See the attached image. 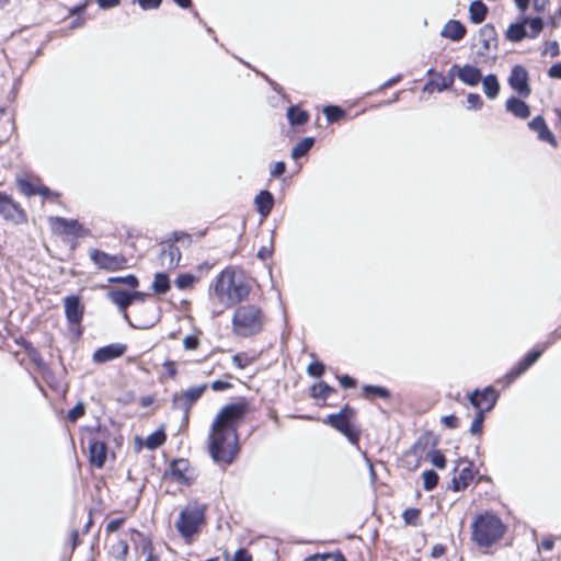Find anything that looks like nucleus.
Returning a JSON list of instances; mask_svg holds the SVG:
<instances>
[{
	"mask_svg": "<svg viewBox=\"0 0 561 561\" xmlns=\"http://www.w3.org/2000/svg\"><path fill=\"white\" fill-rule=\"evenodd\" d=\"M248 411L245 402L225 405L217 414L210 430L208 450L216 463L230 465L238 447L237 423Z\"/></svg>",
	"mask_w": 561,
	"mask_h": 561,
	"instance_id": "1",
	"label": "nucleus"
},
{
	"mask_svg": "<svg viewBox=\"0 0 561 561\" xmlns=\"http://www.w3.org/2000/svg\"><path fill=\"white\" fill-rule=\"evenodd\" d=\"M250 289L243 276L233 270L226 268L217 277L210 287L209 295L224 308L232 307L249 296Z\"/></svg>",
	"mask_w": 561,
	"mask_h": 561,
	"instance_id": "2",
	"label": "nucleus"
},
{
	"mask_svg": "<svg viewBox=\"0 0 561 561\" xmlns=\"http://www.w3.org/2000/svg\"><path fill=\"white\" fill-rule=\"evenodd\" d=\"M506 531L501 518L492 512L478 514L471 523V539L480 548L497 542Z\"/></svg>",
	"mask_w": 561,
	"mask_h": 561,
	"instance_id": "3",
	"label": "nucleus"
},
{
	"mask_svg": "<svg viewBox=\"0 0 561 561\" xmlns=\"http://www.w3.org/2000/svg\"><path fill=\"white\" fill-rule=\"evenodd\" d=\"M264 325V316L260 307L243 305L236 309L232 317L233 332L243 337L261 332Z\"/></svg>",
	"mask_w": 561,
	"mask_h": 561,
	"instance_id": "4",
	"label": "nucleus"
},
{
	"mask_svg": "<svg viewBox=\"0 0 561 561\" xmlns=\"http://www.w3.org/2000/svg\"><path fill=\"white\" fill-rule=\"evenodd\" d=\"M110 432L106 427L98 425L89 431L88 447L89 460L98 469L104 467L107 458V440Z\"/></svg>",
	"mask_w": 561,
	"mask_h": 561,
	"instance_id": "5",
	"label": "nucleus"
},
{
	"mask_svg": "<svg viewBox=\"0 0 561 561\" xmlns=\"http://www.w3.org/2000/svg\"><path fill=\"white\" fill-rule=\"evenodd\" d=\"M204 506L190 504L181 511L175 527L182 537L190 539L198 533L199 527L204 524Z\"/></svg>",
	"mask_w": 561,
	"mask_h": 561,
	"instance_id": "6",
	"label": "nucleus"
},
{
	"mask_svg": "<svg viewBox=\"0 0 561 561\" xmlns=\"http://www.w3.org/2000/svg\"><path fill=\"white\" fill-rule=\"evenodd\" d=\"M356 412L350 405H345L339 413L330 414L327 417L325 423L341 432L350 443L357 445L359 440V432L351 425V421L354 419Z\"/></svg>",
	"mask_w": 561,
	"mask_h": 561,
	"instance_id": "7",
	"label": "nucleus"
},
{
	"mask_svg": "<svg viewBox=\"0 0 561 561\" xmlns=\"http://www.w3.org/2000/svg\"><path fill=\"white\" fill-rule=\"evenodd\" d=\"M90 259L99 268L110 272L124 270L127 265V259L124 255H113L98 249L90 251Z\"/></svg>",
	"mask_w": 561,
	"mask_h": 561,
	"instance_id": "8",
	"label": "nucleus"
},
{
	"mask_svg": "<svg viewBox=\"0 0 561 561\" xmlns=\"http://www.w3.org/2000/svg\"><path fill=\"white\" fill-rule=\"evenodd\" d=\"M207 389V383L188 388L180 393H174L172 398L173 408L184 412V419H188V411L194 403L202 397Z\"/></svg>",
	"mask_w": 561,
	"mask_h": 561,
	"instance_id": "9",
	"label": "nucleus"
},
{
	"mask_svg": "<svg viewBox=\"0 0 561 561\" xmlns=\"http://www.w3.org/2000/svg\"><path fill=\"white\" fill-rule=\"evenodd\" d=\"M497 399L499 393L492 386H488L482 390L476 389L469 394L471 405L484 414L495 407Z\"/></svg>",
	"mask_w": 561,
	"mask_h": 561,
	"instance_id": "10",
	"label": "nucleus"
},
{
	"mask_svg": "<svg viewBox=\"0 0 561 561\" xmlns=\"http://www.w3.org/2000/svg\"><path fill=\"white\" fill-rule=\"evenodd\" d=\"M0 215L14 225L26 221V214L22 207L3 192H0Z\"/></svg>",
	"mask_w": 561,
	"mask_h": 561,
	"instance_id": "11",
	"label": "nucleus"
},
{
	"mask_svg": "<svg viewBox=\"0 0 561 561\" xmlns=\"http://www.w3.org/2000/svg\"><path fill=\"white\" fill-rule=\"evenodd\" d=\"M510 87L522 98H527L531 93L529 85V75L524 66L515 65L508 77Z\"/></svg>",
	"mask_w": 561,
	"mask_h": 561,
	"instance_id": "12",
	"label": "nucleus"
},
{
	"mask_svg": "<svg viewBox=\"0 0 561 561\" xmlns=\"http://www.w3.org/2000/svg\"><path fill=\"white\" fill-rule=\"evenodd\" d=\"M165 476H170L181 484L190 485L195 480V474L191 469L190 462L186 459H175L170 463Z\"/></svg>",
	"mask_w": 561,
	"mask_h": 561,
	"instance_id": "13",
	"label": "nucleus"
},
{
	"mask_svg": "<svg viewBox=\"0 0 561 561\" xmlns=\"http://www.w3.org/2000/svg\"><path fill=\"white\" fill-rule=\"evenodd\" d=\"M456 71V77L466 85L476 87L482 79L481 70L472 65H453L450 72Z\"/></svg>",
	"mask_w": 561,
	"mask_h": 561,
	"instance_id": "14",
	"label": "nucleus"
},
{
	"mask_svg": "<svg viewBox=\"0 0 561 561\" xmlns=\"http://www.w3.org/2000/svg\"><path fill=\"white\" fill-rule=\"evenodd\" d=\"M65 316L69 323L79 324L82 321L84 306L81 304L79 296L71 295L64 299Z\"/></svg>",
	"mask_w": 561,
	"mask_h": 561,
	"instance_id": "15",
	"label": "nucleus"
},
{
	"mask_svg": "<svg viewBox=\"0 0 561 561\" xmlns=\"http://www.w3.org/2000/svg\"><path fill=\"white\" fill-rule=\"evenodd\" d=\"M127 346L123 343H113L98 348L93 354V360L103 364L121 357L126 352Z\"/></svg>",
	"mask_w": 561,
	"mask_h": 561,
	"instance_id": "16",
	"label": "nucleus"
},
{
	"mask_svg": "<svg viewBox=\"0 0 561 561\" xmlns=\"http://www.w3.org/2000/svg\"><path fill=\"white\" fill-rule=\"evenodd\" d=\"M528 127L530 130L536 131L538 139L541 141L549 142L551 146L557 147V139L554 135L548 128L545 118L540 115L534 117L529 123Z\"/></svg>",
	"mask_w": 561,
	"mask_h": 561,
	"instance_id": "17",
	"label": "nucleus"
},
{
	"mask_svg": "<svg viewBox=\"0 0 561 561\" xmlns=\"http://www.w3.org/2000/svg\"><path fill=\"white\" fill-rule=\"evenodd\" d=\"M107 298L118 307L119 311L123 312L124 319L131 325L126 309L131 305L129 291L123 289H112L107 293Z\"/></svg>",
	"mask_w": 561,
	"mask_h": 561,
	"instance_id": "18",
	"label": "nucleus"
},
{
	"mask_svg": "<svg viewBox=\"0 0 561 561\" xmlns=\"http://www.w3.org/2000/svg\"><path fill=\"white\" fill-rule=\"evenodd\" d=\"M473 479L472 463L466 462L458 474H455L451 479L450 489L458 492L466 489Z\"/></svg>",
	"mask_w": 561,
	"mask_h": 561,
	"instance_id": "19",
	"label": "nucleus"
},
{
	"mask_svg": "<svg viewBox=\"0 0 561 561\" xmlns=\"http://www.w3.org/2000/svg\"><path fill=\"white\" fill-rule=\"evenodd\" d=\"M160 262L162 266H165L167 268H174L179 265L181 260V251L179 247H176L173 243L168 244L165 248L162 249L160 253Z\"/></svg>",
	"mask_w": 561,
	"mask_h": 561,
	"instance_id": "20",
	"label": "nucleus"
},
{
	"mask_svg": "<svg viewBox=\"0 0 561 561\" xmlns=\"http://www.w3.org/2000/svg\"><path fill=\"white\" fill-rule=\"evenodd\" d=\"M466 32L467 30L460 21L450 20L444 25L443 30L440 31V36L454 42H458L465 37Z\"/></svg>",
	"mask_w": 561,
	"mask_h": 561,
	"instance_id": "21",
	"label": "nucleus"
},
{
	"mask_svg": "<svg viewBox=\"0 0 561 561\" xmlns=\"http://www.w3.org/2000/svg\"><path fill=\"white\" fill-rule=\"evenodd\" d=\"M505 110L520 119H526L530 115L528 104L517 96H511L506 100Z\"/></svg>",
	"mask_w": 561,
	"mask_h": 561,
	"instance_id": "22",
	"label": "nucleus"
},
{
	"mask_svg": "<svg viewBox=\"0 0 561 561\" xmlns=\"http://www.w3.org/2000/svg\"><path fill=\"white\" fill-rule=\"evenodd\" d=\"M257 213L262 218H266L274 206V196L270 191H261L254 198Z\"/></svg>",
	"mask_w": 561,
	"mask_h": 561,
	"instance_id": "23",
	"label": "nucleus"
},
{
	"mask_svg": "<svg viewBox=\"0 0 561 561\" xmlns=\"http://www.w3.org/2000/svg\"><path fill=\"white\" fill-rule=\"evenodd\" d=\"M480 43L485 51L497 47V33L492 24L483 25L479 31Z\"/></svg>",
	"mask_w": 561,
	"mask_h": 561,
	"instance_id": "24",
	"label": "nucleus"
},
{
	"mask_svg": "<svg viewBox=\"0 0 561 561\" xmlns=\"http://www.w3.org/2000/svg\"><path fill=\"white\" fill-rule=\"evenodd\" d=\"M527 22L528 18L523 16L519 22L512 23L505 33L506 39L512 43H518L523 41L527 36Z\"/></svg>",
	"mask_w": 561,
	"mask_h": 561,
	"instance_id": "25",
	"label": "nucleus"
},
{
	"mask_svg": "<svg viewBox=\"0 0 561 561\" xmlns=\"http://www.w3.org/2000/svg\"><path fill=\"white\" fill-rule=\"evenodd\" d=\"M481 82L483 87V92L486 95V98L490 100L496 99L501 89L497 77L493 73H490L486 75L485 77H482Z\"/></svg>",
	"mask_w": 561,
	"mask_h": 561,
	"instance_id": "26",
	"label": "nucleus"
},
{
	"mask_svg": "<svg viewBox=\"0 0 561 561\" xmlns=\"http://www.w3.org/2000/svg\"><path fill=\"white\" fill-rule=\"evenodd\" d=\"M488 11V7L481 0L472 1L469 5L471 22L474 24L482 23L486 18Z\"/></svg>",
	"mask_w": 561,
	"mask_h": 561,
	"instance_id": "27",
	"label": "nucleus"
},
{
	"mask_svg": "<svg viewBox=\"0 0 561 561\" xmlns=\"http://www.w3.org/2000/svg\"><path fill=\"white\" fill-rule=\"evenodd\" d=\"M314 145V138L313 137H305L302 138L291 150V158L294 160H298L301 157H305L310 149Z\"/></svg>",
	"mask_w": 561,
	"mask_h": 561,
	"instance_id": "28",
	"label": "nucleus"
},
{
	"mask_svg": "<svg viewBox=\"0 0 561 561\" xmlns=\"http://www.w3.org/2000/svg\"><path fill=\"white\" fill-rule=\"evenodd\" d=\"M287 118L290 125H304L309 119V114L297 106H289L287 110Z\"/></svg>",
	"mask_w": 561,
	"mask_h": 561,
	"instance_id": "29",
	"label": "nucleus"
},
{
	"mask_svg": "<svg viewBox=\"0 0 561 561\" xmlns=\"http://www.w3.org/2000/svg\"><path fill=\"white\" fill-rule=\"evenodd\" d=\"M152 288L157 294H165L170 288L168 275L164 273H157L152 283Z\"/></svg>",
	"mask_w": 561,
	"mask_h": 561,
	"instance_id": "30",
	"label": "nucleus"
},
{
	"mask_svg": "<svg viewBox=\"0 0 561 561\" xmlns=\"http://www.w3.org/2000/svg\"><path fill=\"white\" fill-rule=\"evenodd\" d=\"M56 222L64 229L65 232L71 233V234H79L81 230V225L78 222V220L73 219H66L61 217L56 218Z\"/></svg>",
	"mask_w": 561,
	"mask_h": 561,
	"instance_id": "31",
	"label": "nucleus"
},
{
	"mask_svg": "<svg viewBox=\"0 0 561 561\" xmlns=\"http://www.w3.org/2000/svg\"><path fill=\"white\" fill-rule=\"evenodd\" d=\"M108 284H123L129 288H137L139 286V280L135 275L127 276H112L107 278Z\"/></svg>",
	"mask_w": 561,
	"mask_h": 561,
	"instance_id": "32",
	"label": "nucleus"
},
{
	"mask_svg": "<svg viewBox=\"0 0 561 561\" xmlns=\"http://www.w3.org/2000/svg\"><path fill=\"white\" fill-rule=\"evenodd\" d=\"M335 392V389L330 387L327 382L321 381L312 387V397L318 399H328L331 393Z\"/></svg>",
	"mask_w": 561,
	"mask_h": 561,
	"instance_id": "33",
	"label": "nucleus"
},
{
	"mask_svg": "<svg viewBox=\"0 0 561 561\" xmlns=\"http://www.w3.org/2000/svg\"><path fill=\"white\" fill-rule=\"evenodd\" d=\"M551 341H547L545 344H543V347L542 348H536V350H533L530 353H528L523 359V365L526 366L527 368H529L531 365H534L539 358L540 356L542 355L545 348H547L548 346L551 345Z\"/></svg>",
	"mask_w": 561,
	"mask_h": 561,
	"instance_id": "34",
	"label": "nucleus"
},
{
	"mask_svg": "<svg viewBox=\"0 0 561 561\" xmlns=\"http://www.w3.org/2000/svg\"><path fill=\"white\" fill-rule=\"evenodd\" d=\"M165 442V434L162 431H157L146 438V447L148 449H156L163 445Z\"/></svg>",
	"mask_w": 561,
	"mask_h": 561,
	"instance_id": "35",
	"label": "nucleus"
},
{
	"mask_svg": "<svg viewBox=\"0 0 561 561\" xmlns=\"http://www.w3.org/2000/svg\"><path fill=\"white\" fill-rule=\"evenodd\" d=\"M362 389H363V392L365 393V396H367V397L368 396H377L382 399L390 398L389 390L383 387H380V386L365 385V386H363Z\"/></svg>",
	"mask_w": 561,
	"mask_h": 561,
	"instance_id": "36",
	"label": "nucleus"
},
{
	"mask_svg": "<svg viewBox=\"0 0 561 561\" xmlns=\"http://www.w3.org/2000/svg\"><path fill=\"white\" fill-rule=\"evenodd\" d=\"M323 114L328 122L333 123L341 119L345 115V111L335 105H328L323 108Z\"/></svg>",
	"mask_w": 561,
	"mask_h": 561,
	"instance_id": "37",
	"label": "nucleus"
},
{
	"mask_svg": "<svg viewBox=\"0 0 561 561\" xmlns=\"http://www.w3.org/2000/svg\"><path fill=\"white\" fill-rule=\"evenodd\" d=\"M527 24L529 25V33L527 36L529 38H536L543 28V22L541 18H528Z\"/></svg>",
	"mask_w": 561,
	"mask_h": 561,
	"instance_id": "38",
	"label": "nucleus"
},
{
	"mask_svg": "<svg viewBox=\"0 0 561 561\" xmlns=\"http://www.w3.org/2000/svg\"><path fill=\"white\" fill-rule=\"evenodd\" d=\"M438 483V474L434 470L423 472V486L426 491H432Z\"/></svg>",
	"mask_w": 561,
	"mask_h": 561,
	"instance_id": "39",
	"label": "nucleus"
},
{
	"mask_svg": "<svg viewBox=\"0 0 561 561\" xmlns=\"http://www.w3.org/2000/svg\"><path fill=\"white\" fill-rule=\"evenodd\" d=\"M18 186L20 191L26 196L36 195V191L38 190V184L28 180H19Z\"/></svg>",
	"mask_w": 561,
	"mask_h": 561,
	"instance_id": "40",
	"label": "nucleus"
},
{
	"mask_svg": "<svg viewBox=\"0 0 561 561\" xmlns=\"http://www.w3.org/2000/svg\"><path fill=\"white\" fill-rule=\"evenodd\" d=\"M484 417H485V414L482 413V411H477L473 420H472V423H471V426H470V433L472 435H480L481 432H482V427H483V422H484Z\"/></svg>",
	"mask_w": 561,
	"mask_h": 561,
	"instance_id": "41",
	"label": "nucleus"
},
{
	"mask_svg": "<svg viewBox=\"0 0 561 561\" xmlns=\"http://www.w3.org/2000/svg\"><path fill=\"white\" fill-rule=\"evenodd\" d=\"M456 71L450 72L448 71L447 76H444L443 73H437V78L439 79V92L444 90H448L454 84Z\"/></svg>",
	"mask_w": 561,
	"mask_h": 561,
	"instance_id": "42",
	"label": "nucleus"
},
{
	"mask_svg": "<svg viewBox=\"0 0 561 561\" xmlns=\"http://www.w3.org/2000/svg\"><path fill=\"white\" fill-rule=\"evenodd\" d=\"M456 71L450 72L448 71L447 76H444L443 73H437V78L439 79V92L444 90H448L454 84Z\"/></svg>",
	"mask_w": 561,
	"mask_h": 561,
	"instance_id": "43",
	"label": "nucleus"
},
{
	"mask_svg": "<svg viewBox=\"0 0 561 561\" xmlns=\"http://www.w3.org/2000/svg\"><path fill=\"white\" fill-rule=\"evenodd\" d=\"M30 357H31V360L42 370V373L44 375V379L47 380L48 376L50 375V371L46 367V364L44 363L42 356L36 351H33L30 354Z\"/></svg>",
	"mask_w": 561,
	"mask_h": 561,
	"instance_id": "44",
	"label": "nucleus"
},
{
	"mask_svg": "<svg viewBox=\"0 0 561 561\" xmlns=\"http://www.w3.org/2000/svg\"><path fill=\"white\" fill-rule=\"evenodd\" d=\"M483 106V100L478 93L467 95V110H480Z\"/></svg>",
	"mask_w": 561,
	"mask_h": 561,
	"instance_id": "45",
	"label": "nucleus"
},
{
	"mask_svg": "<svg viewBox=\"0 0 561 561\" xmlns=\"http://www.w3.org/2000/svg\"><path fill=\"white\" fill-rule=\"evenodd\" d=\"M84 412V404L82 402H78L71 410L68 411L67 419L73 423L80 419Z\"/></svg>",
	"mask_w": 561,
	"mask_h": 561,
	"instance_id": "46",
	"label": "nucleus"
},
{
	"mask_svg": "<svg viewBox=\"0 0 561 561\" xmlns=\"http://www.w3.org/2000/svg\"><path fill=\"white\" fill-rule=\"evenodd\" d=\"M527 369L528 368L524 366L523 362L520 360L514 367H512V369L506 374V379L508 380V382H512L522 374H524Z\"/></svg>",
	"mask_w": 561,
	"mask_h": 561,
	"instance_id": "47",
	"label": "nucleus"
},
{
	"mask_svg": "<svg viewBox=\"0 0 561 561\" xmlns=\"http://www.w3.org/2000/svg\"><path fill=\"white\" fill-rule=\"evenodd\" d=\"M195 282V277L191 274H182L175 279V285L180 289H186L191 287Z\"/></svg>",
	"mask_w": 561,
	"mask_h": 561,
	"instance_id": "48",
	"label": "nucleus"
},
{
	"mask_svg": "<svg viewBox=\"0 0 561 561\" xmlns=\"http://www.w3.org/2000/svg\"><path fill=\"white\" fill-rule=\"evenodd\" d=\"M431 462L438 469H444L446 466V458L440 450H434L431 454Z\"/></svg>",
	"mask_w": 561,
	"mask_h": 561,
	"instance_id": "49",
	"label": "nucleus"
},
{
	"mask_svg": "<svg viewBox=\"0 0 561 561\" xmlns=\"http://www.w3.org/2000/svg\"><path fill=\"white\" fill-rule=\"evenodd\" d=\"M419 516H420V511L417 508H408L403 513V519L409 525H416Z\"/></svg>",
	"mask_w": 561,
	"mask_h": 561,
	"instance_id": "50",
	"label": "nucleus"
},
{
	"mask_svg": "<svg viewBox=\"0 0 561 561\" xmlns=\"http://www.w3.org/2000/svg\"><path fill=\"white\" fill-rule=\"evenodd\" d=\"M549 54L552 58L558 57L560 55V47L557 41H551L546 43V48L542 55Z\"/></svg>",
	"mask_w": 561,
	"mask_h": 561,
	"instance_id": "51",
	"label": "nucleus"
},
{
	"mask_svg": "<svg viewBox=\"0 0 561 561\" xmlns=\"http://www.w3.org/2000/svg\"><path fill=\"white\" fill-rule=\"evenodd\" d=\"M232 363L240 369L245 368L251 359L245 354H236L232 356Z\"/></svg>",
	"mask_w": 561,
	"mask_h": 561,
	"instance_id": "52",
	"label": "nucleus"
},
{
	"mask_svg": "<svg viewBox=\"0 0 561 561\" xmlns=\"http://www.w3.org/2000/svg\"><path fill=\"white\" fill-rule=\"evenodd\" d=\"M308 373L310 376L320 377L324 373V365L320 362H313L308 366Z\"/></svg>",
	"mask_w": 561,
	"mask_h": 561,
	"instance_id": "53",
	"label": "nucleus"
},
{
	"mask_svg": "<svg viewBox=\"0 0 561 561\" xmlns=\"http://www.w3.org/2000/svg\"><path fill=\"white\" fill-rule=\"evenodd\" d=\"M137 2L142 10L158 9L161 5L162 0H134Z\"/></svg>",
	"mask_w": 561,
	"mask_h": 561,
	"instance_id": "54",
	"label": "nucleus"
},
{
	"mask_svg": "<svg viewBox=\"0 0 561 561\" xmlns=\"http://www.w3.org/2000/svg\"><path fill=\"white\" fill-rule=\"evenodd\" d=\"M199 345L198 337L196 335H187L183 340V346L187 351L196 350Z\"/></svg>",
	"mask_w": 561,
	"mask_h": 561,
	"instance_id": "55",
	"label": "nucleus"
},
{
	"mask_svg": "<svg viewBox=\"0 0 561 561\" xmlns=\"http://www.w3.org/2000/svg\"><path fill=\"white\" fill-rule=\"evenodd\" d=\"M442 423L450 430L457 428L459 426V420L453 414L443 416Z\"/></svg>",
	"mask_w": 561,
	"mask_h": 561,
	"instance_id": "56",
	"label": "nucleus"
},
{
	"mask_svg": "<svg viewBox=\"0 0 561 561\" xmlns=\"http://www.w3.org/2000/svg\"><path fill=\"white\" fill-rule=\"evenodd\" d=\"M286 171V164L283 161H278L274 163L273 168L271 169V175L273 178H278L283 175Z\"/></svg>",
	"mask_w": 561,
	"mask_h": 561,
	"instance_id": "57",
	"label": "nucleus"
},
{
	"mask_svg": "<svg viewBox=\"0 0 561 561\" xmlns=\"http://www.w3.org/2000/svg\"><path fill=\"white\" fill-rule=\"evenodd\" d=\"M233 561H252V557L248 550L241 548L234 552Z\"/></svg>",
	"mask_w": 561,
	"mask_h": 561,
	"instance_id": "58",
	"label": "nucleus"
},
{
	"mask_svg": "<svg viewBox=\"0 0 561 561\" xmlns=\"http://www.w3.org/2000/svg\"><path fill=\"white\" fill-rule=\"evenodd\" d=\"M304 561H339V558L332 554H314Z\"/></svg>",
	"mask_w": 561,
	"mask_h": 561,
	"instance_id": "59",
	"label": "nucleus"
},
{
	"mask_svg": "<svg viewBox=\"0 0 561 561\" xmlns=\"http://www.w3.org/2000/svg\"><path fill=\"white\" fill-rule=\"evenodd\" d=\"M339 380L343 388H354L356 386V380L348 375L341 376Z\"/></svg>",
	"mask_w": 561,
	"mask_h": 561,
	"instance_id": "60",
	"label": "nucleus"
},
{
	"mask_svg": "<svg viewBox=\"0 0 561 561\" xmlns=\"http://www.w3.org/2000/svg\"><path fill=\"white\" fill-rule=\"evenodd\" d=\"M435 90H437L439 92V79L438 78L430 80L428 82H426V84L423 88V91L428 92V93H433Z\"/></svg>",
	"mask_w": 561,
	"mask_h": 561,
	"instance_id": "61",
	"label": "nucleus"
},
{
	"mask_svg": "<svg viewBox=\"0 0 561 561\" xmlns=\"http://www.w3.org/2000/svg\"><path fill=\"white\" fill-rule=\"evenodd\" d=\"M548 76L552 79H561V62L552 65L548 70Z\"/></svg>",
	"mask_w": 561,
	"mask_h": 561,
	"instance_id": "62",
	"label": "nucleus"
},
{
	"mask_svg": "<svg viewBox=\"0 0 561 561\" xmlns=\"http://www.w3.org/2000/svg\"><path fill=\"white\" fill-rule=\"evenodd\" d=\"M210 387L214 391H222L231 388V383L222 380H215L211 382Z\"/></svg>",
	"mask_w": 561,
	"mask_h": 561,
	"instance_id": "63",
	"label": "nucleus"
},
{
	"mask_svg": "<svg viewBox=\"0 0 561 561\" xmlns=\"http://www.w3.org/2000/svg\"><path fill=\"white\" fill-rule=\"evenodd\" d=\"M163 367L167 369V373L171 378H173L176 375V367L174 362L167 360L164 362Z\"/></svg>",
	"mask_w": 561,
	"mask_h": 561,
	"instance_id": "64",
	"label": "nucleus"
}]
</instances>
